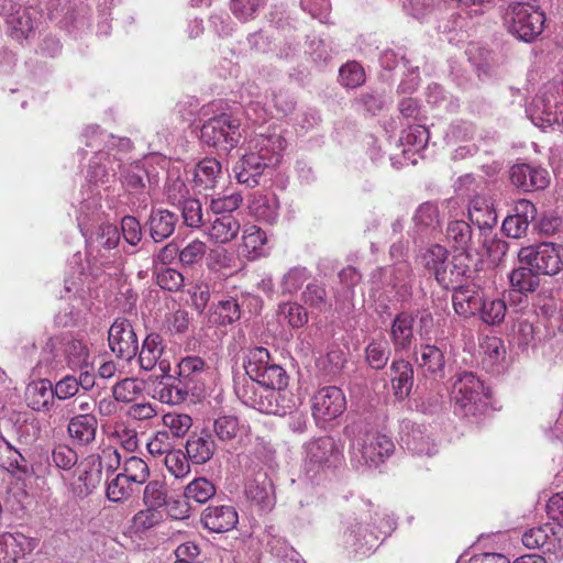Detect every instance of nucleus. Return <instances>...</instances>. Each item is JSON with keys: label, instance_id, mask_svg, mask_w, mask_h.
I'll return each mask as SVG.
<instances>
[{"label": "nucleus", "instance_id": "10", "mask_svg": "<svg viewBox=\"0 0 563 563\" xmlns=\"http://www.w3.org/2000/svg\"><path fill=\"white\" fill-rule=\"evenodd\" d=\"M395 451V444L386 434L367 432L360 444V453L364 463L371 467L383 464Z\"/></svg>", "mask_w": 563, "mask_h": 563}, {"label": "nucleus", "instance_id": "27", "mask_svg": "<svg viewBox=\"0 0 563 563\" xmlns=\"http://www.w3.org/2000/svg\"><path fill=\"white\" fill-rule=\"evenodd\" d=\"M468 219L479 229L493 228L497 224V214L494 208L482 197H475L468 205Z\"/></svg>", "mask_w": 563, "mask_h": 563}, {"label": "nucleus", "instance_id": "14", "mask_svg": "<svg viewBox=\"0 0 563 563\" xmlns=\"http://www.w3.org/2000/svg\"><path fill=\"white\" fill-rule=\"evenodd\" d=\"M379 537L369 529V523L355 522L345 531L344 547L354 554L365 555L373 550Z\"/></svg>", "mask_w": 563, "mask_h": 563}, {"label": "nucleus", "instance_id": "39", "mask_svg": "<svg viewBox=\"0 0 563 563\" xmlns=\"http://www.w3.org/2000/svg\"><path fill=\"white\" fill-rule=\"evenodd\" d=\"M506 312L507 306L503 299H484L477 313L484 323L488 325H497L504 321Z\"/></svg>", "mask_w": 563, "mask_h": 563}, {"label": "nucleus", "instance_id": "26", "mask_svg": "<svg viewBox=\"0 0 563 563\" xmlns=\"http://www.w3.org/2000/svg\"><path fill=\"white\" fill-rule=\"evenodd\" d=\"M176 216L168 210L153 211L150 221V234L154 242H162L173 234L176 224Z\"/></svg>", "mask_w": 563, "mask_h": 563}, {"label": "nucleus", "instance_id": "36", "mask_svg": "<svg viewBox=\"0 0 563 563\" xmlns=\"http://www.w3.org/2000/svg\"><path fill=\"white\" fill-rule=\"evenodd\" d=\"M3 453H10L4 471L15 477L18 481H23L30 476L31 471L26 459L13 445H0Z\"/></svg>", "mask_w": 563, "mask_h": 563}, {"label": "nucleus", "instance_id": "64", "mask_svg": "<svg viewBox=\"0 0 563 563\" xmlns=\"http://www.w3.org/2000/svg\"><path fill=\"white\" fill-rule=\"evenodd\" d=\"M199 555L200 549L196 543L191 541L184 542L175 550V563H202Z\"/></svg>", "mask_w": 563, "mask_h": 563}, {"label": "nucleus", "instance_id": "13", "mask_svg": "<svg viewBox=\"0 0 563 563\" xmlns=\"http://www.w3.org/2000/svg\"><path fill=\"white\" fill-rule=\"evenodd\" d=\"M222 178L221 163L212 157L201 159L192 173V187L199 195H208L213 190Z\"/></svg>", "mask_w": 563, "mask_h": 563}, {"label": "nucleus", "instance_id": "57", "mask_svg": "<svg viewBox=\"0 0 563 563\" xmlns=\"http://www.w3.org/2000/svg\"><path fill=\"white\" fill-rule=\"evenodd\" d=\"M166 488L162 481L150 482L143 490V505H166Z\"/></svg>", "mask_w": 563, "mask_h": 563}, {"label": "nucleus", "instance_id": "53", "mask_svg": "<svg viewBox=\"0 0 563 563\" xmlns=\"http://www.w3.org/2000/svg\"><path fill=\"white\" fill-rule=\"evenodd\" d=\"M101 479V462L98 463V466L91 465L89 470H84L78 475V482L81 485H78L76 488V493L78 496H87L89 495L100 483Z\"/></svg>", "mask_w": 563, "mask_h": 563}, {"label": "nucleus", "instance_id": "61", "mask_svg": "<svg viewBox=\"0 0 563 563\" xmlns=\"http://www.w3.org/2000/svg\"><path fill=\"white\" fill-rule=\"evenodd\" d=\"M544 111L552 115V121L563 124V93L545 92L543 97Z\"/></svg>", "mask_w": 563, "mask_h": 563}, {"label": "nucleus", "instance_id": "34", "mask_svg": "<svg viewBox=\"0 0 563 563\" xmlns=\"http://www.w3.org/2000/svg\"><path fill=\"white\" fill-rule=\"evenodd\" d=\"M301 300L309 308L319 312H325L331 309L327 289L323 285L318 283H310L306 286L301 294Z\"/></svg>", "mask_w": 563, "mask_h": 563}, {"label": "nucleus", "instance_id": "3", "mask_svg": "<svg viewBox=\"0 0 563 563\" xmlns=\"http://www.w3.org/2000/svg\"><path fill=\"white\" fill-rule=\"evenodd\" d=\"M509 32L525 42L538 37L544 27L545 14L529 2H514L507 9Z\"/></svg>", "mask_w": 563, "mask_h": 563}, {"label": "nucleus", "instance_id": "42", "mask_svg": "<svg viewBox=\"0 0 563 563\" xmlns=\"http://www.w3.org/2000/svg\"><path fill=\"white\" fill-rule=\"evenodd\" d=\"M288 379L289 377L286 371L280 365L272 362V364L268 365L254 382L268 389H274L287 387Z\"/></svg>", "mask_w": 563, "mask_h": 563}, {"label": "nucleus", "instance_id": "33", "mask_svg": "<svg viewBox=\"0 0 563 563\" xmlns=\"http://www.w3.org/2000/svg\"><path fill=\"white\" fill-rule=\"evenodd\" d=\"M446 239L453 244L455 250L465 252L472 242V229L463 220L451 221L446 227Z\"/></svg>", "mask_w": 563, "mask_h": 563}, {"label": "nucleus", "instance_id": "43", "mask_svg": "<svg viewBox=\"0 0 563 563\" xmlns=\"http://www.w3.org/2000/svg\"><path fill=\"white\" fill-rule=\"evenodd\" d=\"M365 70L357 62H347L339 71V80L346 88H357L365 82Z\"/></svg>", "mask_w": 563, "mask_h": 563}, {"label": "nucleus", "instance_id": "51", "mask_svg": "<svg viewBox=\"0 0 563 563\" xmlns=\"http://www.w3.org/2000/svg\"><path fill=\"white\" fill-rule=\"evenodd\" d=\"M141 395V386L136 378H125L113 387L115 400L122 402H133Z\"/></svg>", "mask_w": 563, "mask_h": 563}, {"label": "nucleus", "instance_id": "23", "mask_svg": "<svg viewBox=\"0 0 563 563\" xmlns=\"http://www.w3.org/2000/svg\"><path fill=\"white\" fill-rule=\"evenodd\" d=\"M186 452L194 464H205L216 452V443L209 433L192 434L186 443Z\"/></svg>", "mask_w": 563, "mask_h": 563}, {"label": "nucleus", "instance_id": "31", "mask_svg": "<svg viewBox=\"0 0 563 563\" xmlns=\"http://www.w3.org/2000/svg\"><path fill=\"white\" fill-rule=\"evenodd\" d=\"M420 358H417L419 367L423 368L430 374H442L445 360L443 352L435 345H421L420 346Z\"/></svg>", "mask_w": 563, "mask_h": 563}, {"label": "nucleus", "instance_id": "32", "mask_svg": "<svg viewBox=\"0 0 563 563\" xmlns=\"http://www.w3.org/2000/svg\"><path fill=\"white\" fill-rule=\"evenodd\" d=\"M533 271L531 266L514 269L509 276L510 285L514 290L522 295L536 291L540 279L538 274H534Z\"/></svg>", "mask_w": 563, "mask_h": 563}, {"label": "nucleus", "instance_id": "24", "mask_svg": "<svg viewBox=\"0 0 563 563\" xmlns=\"http://www.w3.org/2000/svg\"><path fill=\"white\" fill-rule=\"evenodd\" d=\"M97 427L98 421L93 415L82 413L70 419L68 433L80 445H87L95 440Z\"/></svg>", "mask_w": 563, "mask_h": 563}, {"label": "nucleus", "instance_id": "62", "mask_svg": "<svg viewBox=\"0 0 563 563\" xmlns=\"http://www.w3.org/2000/svg\"><path fill=\"white\" fill-rule=\"evenodd\" d=\"M168 431H157L153 438L147 441L146 448L151 455L161 456L170 452L172 443Z\"/></svg>", "mask_w": 563, "mask_h": 563}, {"label": "nucleus", "instance_id": "49", "mask_svg": "<svg viewBox=\"0 0 563 563\" xmlns=\"http://www.w3.org/2000/svg\"><path fill=\"white\" fill-rule=\"evenodd\" d=\"M189 457L180 450H172L164 457V464L167 470L177 478L184 477L189 473Z\"/></svg>", "mask_w": 563, "mask_h": 563}, {"label": "nucleus", "instance_id": "56", "mask_svg": "<svg viewBox=\"0 0 563 563\" xmlns=\"http://www.w3.org/2000/svg\"><path fill=\"white\" fill-rule=\"evenodd\" d=\"M207 265L210 269H232L235 267V257L224 247H214L208 254Z\"/></svg>", "mask_w": 563, "mask_h": 563}, {"label": "nucleus", "instance_id": "19", "mask_svg": "<svg viewBox=\"0 0 563 563\" xmlns=\"http://www.w3.org/2000/svg\"><path fill=\"white\" fill-rule=\"evenodd\" d=\"M206 229V234L214 243L227 244L233 241L241 229L239 220L233 214L214 216Z\"/></svg>", "mask_w": 563, "mask_h": 563}, {"label": "nucleus", "instance_id": "22", "mask_svg": "<svg viewBox=\"0 0 563 563\" xmlns=\"http://www.w3.org/2000/svg\"><path fill=\"white\" fill-rule=\"evenodd\" d=\"M0 548L7 563H15L32 551L31 539L23 533L5 532L0 536Z\"/></svg>", "mask_w": 563, "mask_h": 563}, {"label": "nucleus", "instance_id": "29", "mask_svg": "<svg viewBox=\"0 0 563 563\" xmlns=\"http://www.w3.org/2000/svg\"><path fill=\"white\" fill-rule=\"evenodd\" d=\"M139 483L136 475L120 473L108 484L107 497L114 503L123 501L133 494L134 486Z\"/></svg>", "mask_w": 563, "mask_h": 563}, {"label": "nucleus", "instance_id": "55", "mask_svg": "<svg viewBox=\"0 0 563 563\" xmlns=\"http://www.w3.org/2000/svg\"><path fill=\"white\" fill-rule=\"evenodd\" d=\"M165 190H166L167 201L170 205L176 206V207L186 202V200L191 197L187 185L179 177L169 178L166 184Z\"/></svg>", "mask_w": 563, "mask_h": 563}, {"label": "nucleus", "instance_id": "47", "mask_svg": "<svg viewBox=\"0 0 563 563\" xmlns=\"http://www.w3.org/2000/svg\"><path fill=\"white\" fill-rule=\"evenodd\" d=\"M214 321L221 325L232 324L241 318L240 306L234 298L221 300L214 309Z\"/></svg>", "mask_w": 563, "mask_h": 563}, {"label": "nucleus", "instance_id": "8", "mask_svg": "<svg viewBox=\"0 0 563 563\" xmlns=\"http://www.w3.org/2000/svg\"><path fill=\"white\" fill-rule=\"evenodd\" d=\"M108 341L111 351L119 358L128 362L135 358L141 366V354L137 355V334L128 319H117L112 323Z\"/></svg>", "mask_w": 563, "mask_h": 563}, {"label": "nucleus", "instance_id": "50", "mask_svg": "<svg viewBox=\"0 0 563 563\" xmlns=\"http://www.w3.org/2000/svg\"><path fill=\"white\" fill-rule=\"evenodd\" d=\"M279 312L291 328H302L308 322V313L305 307L297 302L280 305Z\"/></svg>", "mask_w": 563, "mask_h": 563}, {"label": "nucleus", "instance_id": "46", "mask_svg": "<svg viewBox=\"0 0 563 563\" xmlns=\"http://www.w3.org/2000/svg\"><path fill=\"white\" fill-rule=\"evenodd\" d=\"M243 202L240 192H231L222 197L213 198L210 201L209 209L214 216L232 214Z\"/></svg>", "mask_w": 563, "mask_h": 563}, {"label": "nucleus", "instance_id": "58", "mask_svg": "<svg viewBox=\"0 0 563 563\" xmlns=\"http://www.w3.org/2000/svg\"><path fill=\"white\" fill-rule=\"evenodd\" d=\"M121 232L124 241L131 246L136 247L141 242V223L137 218L125 216L121 220Z\"/></svg>", "mask_w": 563, "mask_h": 563}, {"label": "nucleus", "instance_id": "35", "mask_svg": "<svg viewBox=\"0 0 563 563\" xmlns=\"http://www.w3.org/2000/svg\"><path fill=\"white\" fill-rule=\"evenodd\" d=\"M272 362L273 360L268 350L257 346L249 351L244 368L250 379L255 380Z\"/></svg>", "mask_w": 563, "mask_h": 563}, {"label": "nucleus", "instance_id": "40", "mask_svg": "<svg viewBox=\"0 0 563 563\" xmlns=\"http://www.w3.org/2000/svg\"><path fill=\"white\" fill-rule=\"evenodd\" d=\"M67 363L73 368H87L89 366V350L82 341L71 339L65 344Z\"/></svg>", "mask_w": 563, "mask_h": 563}, {"label": "nucleus", "instance_id": "5", "mask_svg": "<svg viewBox=\"0 0 563 563\" xmlns=\"http://www.w3.org/2000/svg\"><path fill=\"white\" fill-rule=\"evenodd\" d=\"M241 121L222 113L209 119L201 128V140L209 146L230 152L241 140Z\"/></svg>", "mask_w": 563, "mask_h": 563}, {"label": "nucleus", "instance_id": "25", "mask_svg": "<svg viewBox=\"0 0 563 563\" xmlns=\"http://www.w3.org/2000/svg\"><path fill=\"white\" fill-rule=\"evenodd\" d=\"M265 386L254 380L246 382L236 388V395L246 406L255 410L266 413L268 405V393Z\"/></svg>", "mask_w": 563, "mask_h": 563}, {"label": "nucleus", "instance_id": "60", "mask_svg": "<svg viewBox=\"0 0 563 563\" xmlns=\"http://www.w3.org/2000/svg\"><path fill=\"white\" fill-rule=\"evenodd\" d=\"M78 455L68 445H57L52 452V461L62 470L68 471L76 465Z\"/></svg>", "mask_w": 563, "mask_h": 563}, {"label": "nucleus", "instance_id": "37", "mask_svg": "<svg viewBox=\"0 0 563 563\" xmlns=\"http://www.w3.org/2000/svg\"><path fill=\"white\" fill-rule=\"evenodd\" d=\"M216 485L206 477L191 481L185 488L184 497L198 504H205L216 495Z\"/></svg>", "mask_w": 563, "mask_h": 563}, {"label": "nucleus", "instance_id": "17", "mask_svg": "<svg viewBox=\"0 0 563 563\" xmlns=\"http://www.w3.org/2000/svg\"><path fill=\"white\" fill-rule=\"evenodd\" d=\"M484 300L482 289L475 285L461 286L452 294L454 311L463 317L471 318L477 314Z\"/></svg>", "mask_w": 563, "mask_h": 563}, {"label": "nucleus", "instance_id": "28", "mask_svg": "<svg viewBox=\"0 0 563 563\" xmlns=\"http://www.w3.org/2000/svg\"><path fill=\"white\" fill-rule=\"evenodd\" d=\"M268 393V405L267 415L286 416L297 407V400L294 394L283 388L267 389Z\"/></svg>", "mask_w": 563, "mask_h": 563}, {"label": "nucleus", "instance_id": "12", "mask_svg": "<svg viewBox=\"0 0 563 563\" xmlns=\"http://www.w3.org/2000/svg\"><path fill=\"white\" fill-rule=\"evenodd\" d=\"M201 522L211 532L224 533L236 527L239 515L231 505L208 506L202 511Z\"/></svg>", "mask_w": 563, "mask_h": 563}, {"label": "nucleus", "instance_id": "15", "mask_svg": "<svg viewBox=\"0 0 563 563\" xmlns=\"http://www.w3.org/2000/svg\"><path fill=\"white\" fill-rule=\"evenodd\" d=\"M521 541L527 549H538L543 553H556L561 549V539L551 523L527 530L522 534Z\"/></svg>", "mask_w": 563, "mask_h": 563}, {"label": "nucleus", "instance_id": "54", "mask_svg": "<svg viewBox=\"0 0 563 563\" xmlns=\"http://www.w3.org/2000/svg\"><path fill=\"white\" fill-rule=\"evenodd\" d=\"M213 430L221 441L233 440L239 431V420L233 416H222L214 420Z\"/></svg>", "mask_w": 563, "mask_h": 563}, {"label": "nucleus", "instance_id": "18", "mask_svg": "<svg viewBox=\"0 0 563 563\" xmlns=\"http://www.w3.org/2000/svg\"><path fill=\"white\" fill-rule=\"evenodd\" d=\"M423 260L426 268L434 275L439 284L448 285L454 282V271L450 269V275L448 274L450 263H448V251L443 246H431L423 255Z\"/></svg>", "mask_w": 563, "mask_h": 563}, {"label": "nucleus", "instance_id": "45", "mask_svg": "<svg viewBox=\"0 0 563 563\" xmlns=\"http://www.w3.org/2000/svg\"><path fill=\"white\" fill-rule=\"evenodd\" d=\"M181 209L184 223L192 229H200L205 225L202 206L196 198L190 197L186 202L178 206Z\"/></svg>", "mask_w": 563, "mask_h": 563}, {"label": "nucleus", "instance_id": "2", "mask_svg": "<svg viewBox=\"0 0 563 563\" xmlns=\"http://www.w3.org/2000/svg\"><path fill=\"white\" fill-rule=\"evenodd\" d=\"M282 148L283 140L279 135H255L249 141V153L233 167L236 180L250 188L257 186L264 169L278 162Z\"/></svg>", "mask_w": 563, "mask_h": 563}, {"label": "nucleus", "instance_id": "11", "mask_svg": "<svg viewBox=\"0 0 563 563\" xmlns=\"http://www.w3.org/2000/svg\"><path fill=\"white\" fill-rule=\"evenodd\" d=\"M514 186L523 191L543 190L550 184L549 172L540 166L516 164L510 169Z\"/></svg>", "mask_w": 563, "mask_h": 563}, {"label": "nucleus", "instance_id": "20", "mask_svg": "<svg viewBox=\"0 0 563 563\" xmlns=\"http://www.w3.org/2000/svg\"><path fill=\"white\" fill-rule=\"evenodd\" d=\"M54 398L53 385L48 379L32 382L26 387L25 400L27 406L35 411L49 410L54 404Z\"/></svg>", "mask_w": 563, "mask_h": 563}, {"label": "nucleus", "instance_id": "7", "mask_svg": "<svg viewBox=\"0 0 563 563\" xmlns=\"http://www.w3.org/2000/svg\"><path fill=\"white\" fill-rule=\"evenodd\" d=\"M519 261L531 266L537 274L556 275L563 267V249L554 243H540L521 247Z\"/></svg>", "mask_w": 563, "mask_h": 563}, {"label": "nucleus", "instance_id": "1", "mask_svg": "<svg viewBox=\"0 0 563 563\" xmlns=\"http://www.w3.org/2000/svg\"><path fill=\"white\" fill-rule=\"evenodd\" d=\"M163 340L159 334H148L143 340V391L163 404H180L187 397V391L177 386L168 384L170 376L167 375L169 364L161 360L163 354Z\"/></svg>", "mask_w": 563, "mask_h": 563}, {"label": "nucleus", "instance_id": "44", "mask_svg": "<svg viewBox=\"0 0 563 563\" xmlns=\"http://www.w3.org/2000/svg\"><path fill=\"white\" fill-rule=\"evenodd\" d=\"M366 360L372 368L382 369L386 366L390 349L388 343L383 340H373L365 350Z\"/></svg>", "mask_w": 563, "mask_h": 563}, {"label": "nucleus", "instance_id": "48", "mask_svg": "<svg viewBox=\"0 0 563 563\" xmlns=\"http://www.w3.org/2000/svg\"><path fill=\"white\" fill-rule=\"evenodd\" d=\"M178 368L186 387L185 390L188 393L189 384L203 372L205 361L199 356H187L179 362Z\"/></svg>", "mask_w": 563, "mask_h": 563}, {"label": "nucleus", "instance_id": "6", "mask_svg": "<svg viewBox=\"0 0 563 563\" xmlns=\"http://www.w3.org/2000/svg\"><path fill=\"white\" fill-rule=\"evenodd\" d=\"M335 441L331 437H321L305 445L302 471L307 477L313 479L328 468L335 466L341 460Z\"/></svg>", "mask_w": 563, "mask_h": 563}, {"label": "nucleus", "instance_id": "63", "mask_svg": "<svg viewBox=\"0 0 563 563\" xmlns=\"http://www.w3.org/2000/svg\"><path fill=\"white\" fill-rule=\"evenodd\" d=\"M486 254L490 262L498 265L508 252L509 245L506 241L497 238L486 239L484 242Z\"/></svg>", "mask_w": 563, "mask_h": 563}, {"label": "nucleus", "instance_id": "38", "mask_svg": "<svg viewBox=\"0 0 563 563\" xmlns=\"http://www.w3.org/2000/svg\"><path fill=\"white\" fill-rule=\"evenodd\" d=\"M153 276L155 278L156 284L164 290L167 291H178L184 286V276L180 272L166 267L158 266V264L153 267Z\"/></svg>", "mask_w": 563, "mask_h": 563}, {"label": "nucleus", "instance_id": "4", "mask_svg": "<svg viewBox=\"0 0 563 563\" xmlns=\"http://www.w3.org/2000/svg\"><path fill=\"white\" fill-rule=\"evenodd\" d=\"M486 391L483 382L472 372L456 375L452 387V399L465 416H475L486 406Z\"/></svg>", "mask_w": 563, "mask_h": 563}, {"label": "nucleus", "instance_id": "30", "mask_svg": "<svg viewBox=\"0 0 563 563\" xmlns=\"http://www.w3.org/2000/svg\"><path fill=\"white\" fill-rule=\"evenodd\" d=\"M7 23L9 25L11 37L16 41L26 38L29 34L34 30L32 14L27 9H20L10 14Z\"/></svg>", "mask_w": 563, "mask_h": 563}, {"label": "nucleus", "instance_id": "59", "mask_svg": "<svg viewBox=\"0 0 563 563\" xmlns=\"http://www.w3.org/2000/svg\"><path fill=\"white\" fill-rule=\"evenodd\" d=\"M165 427H168L175 437H183L192 424L190 416L185 413H167L163 418Z\"/></svg>", "mask_w": 563, "mask_h": 563}, {"label": "nucleus", "instance_id": "21", "mask_svg": "<svg viewBox=\"0 0 563 563\" xmlns=\"http://www.w3.org/2000/svg\"><path fill=\"white\" fill-rule=\"evenodd\" d=\"M390 380L394 395L398 399L408 397L413 385L412 365L405 360L394 361L390 365Z\"/></svg>", "mask_w": 563, "mask_h": 563}, {"label": "nucleus", "instance_id": "52", "mask_svg": "<svg viewBox=\"0 0 563 563\" xmlns=\"http://www.w3.org/2000/svg\"><path fill=\"white\" fill-rule=\"evenodd\" d=\"M206 253V243L199 239H195L179 250V261L185 266H191L200 262Z\"/></svg>", "mask_w": 563, "mask_h": 563}, {"label": "nucleus", "instance_id": "41", "mask_svg": "<svg viewBox=\"0 0 563 563\" xmlns=\"http://www.w3.org/2000/svg\"><path fill=\"white\" fill-rule=\"evenodd\" d=\"M266 243V233L257 225H247L243 230L241 253L250 256L258 252Z\"/></svg>", "mask_w": 563, "mask_h": 563}, {"label": "nucleus", "instance_id": "9", "mask_svg": "<svg viewBox=\"0 0 563 563\" xmlns=\"http://www.w3.org/2000/svg\"><path fill=\"white\" fill-rule=\"evenodd\" d=\"M346 409L343 391L335 386L320 388L311 399V412L317 421H332Z\"/></svg>", "mask_w": 563, "mask_h": 563}, {"label": "nucleus", "instance_id": "16", "mask_svg": "<svg viewBox=\"0 0 563 563\" xmlns=\"http://www.w3.org/2000/svg\"><path fill=\"white\" fill-rule=\"evenodd\" d=\"M415 318L408 311L397 313L391 322L389 338L396 353L408 352L415 342Z\"/></svg>", "mask_w": 563, "mask_h": 563}]
</instances>
